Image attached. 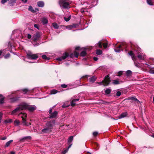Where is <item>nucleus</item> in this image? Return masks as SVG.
Returning <instances> with one entry per match:
<instances>
[{
	"label": "nucleus",
	"mask_w": 154,
	"mask_h": 154,
	"mask_svg": "<svg viewBox=\"0 0 154 154\" xmlns=\"http://www.w3.org/2000/svg\"><path fill=\"white\" fill-rule=\"evenodd\" d=\"M26 105H23V103L19 105L11 113L12 115H16L19 113L21 111L24 109Z\"/></svg>",
	"instance_id": "1"
},
{
	"label": "nucleus",
	"mask_w": 154,
	"mask_h": 154,
	"mask_svg": "<svg viewBox=\"0 0 154 154\" xmlns=\"http://www.w3.org/2000/svg\"><path fill=\"white\" fill-rule=\"evenodd\" d=\"M110 78L109 75L106 76L104 79V80L101 82H98L99 85H103L104 86L108 85L110 82Z\"/></svg>",
	"instance_id": "2"
},
{
	"label": "nucleus",
	"mask_w": 154,
	"mask_h": 154,
	"mask_svg": "<svg viewBox=\"0 0 154 154\" xmlns=\"http://www.w3.org/2000/svg\"><path fill=\"white\" fill-rule=\"evenodd\" d=\"M39 54L38 53V54H33L31 52L28 51L27 53V57L29 59H35L38 57V56Z\"/></svg>",
	"instance_id": "3"
},
{
	"label": "nucleus",
	"mask_w": 154,
	"mask_h": 154,
	"mask_svg": "<svg viewBox=\"0 0 154 154\" xmlns=\"http://www.w3.org/2000/svg\"><path fill=\"white\" fill-rule=\"evenodd\" d=\"M55 121L54 120L49 121L46 123L45 126L51 130L53 128V127L55 125Z\"/></svg>",
	"instance_id": "4"
},
{
	"label": "nucleus",
	"mask_w": 154,
	"mask_h": 154,
	"mask_svg": "<svg viewBox=\"0 0 154 154\" xmlns=\"http://www.w3.org/2000/svg\"><path fill=\"white\" fill-rule=\"evenodd\" d=\"M22 116H21V118L22 119V123L24 125L26 126H29L31 125V123H28L26 122V118L27 117V114L25 113H22Z\"/></svg>",
	"instance_id": "5"
},
{
	"label": "nucleus",
	"mask_w": 154,
	"mask_h": 154,
	"mask_svg": "<svg viewBox=\"0 0 154 154\" xmlns=\"http://www.w3.org/2000/svg\"><path fill=\"white\" fill-rule=\"evenodd\" d=\"M23 105H26L25 109H28L30 112H32L35 110L36 109V106L35 105L29 106L26 103H23Z\"/></svg>",
	"instance_id": "6"
},
{
	"label": "nucleus",
	"mask_w": 154,
	"mask_h": 154,
	"mask_svg": "<svg viewBox=\"0 0 154 154\" xmlns=\"http://www.w3.org/2000/svg\"><path fill=\"white\" fill-rule=\"evenodd\" d=\"M60 5L62 6L63 8H67L69 7V3L65 1H60Z\"/></svg>",
	"instance_id": "7"
},
{
	"label": "nucleus",
	"mask_w": 154,
	"mask_h": 154,
	"mask_svg": "<svg viewBox=\"0 0 154 154\" xmlns=\"http://www.w3.org/2000/svg\"><path fill=\"white\" fill-rule=\"evenodd\" d=\"M137 57L139 60H144L146 59L145 55L142 53H138Z\"/></svg>",
	"instance_id": "8"
},
{
	"label": "nucleus",
	"mask_w": 154,
	"mask_h": 154,
	"mask_svg": "<svg viewBox=\"0 0 154 154\" xmlns=\"http://www.w3.org/2000/svg\"><path fill=\"white\" fill-rule=\"evenodd\" d=\"M69 56L68 53L66 52L63 54L61 57H59L57 60L59 61H61L62 60L65 59L67 57Z\"/></svg>",
	"instance_id": "9"
},
{
	"label": "nucleus",
	"mask_w": 154,
	"mask_h": 154,
	"mask_svg": "<svg viewBox=\"0 0 154 154\" xmlns=\"http://www.w3.org/2000/svg\"><path fill=\"white\" fill-rule=\"evenodd\" d=\"M58 112L57 111H54V112L50 113L49 116L50 119L56 118L57 116Z\"/></svg>",
	"instance_id": "10"
},
{
	"label": "nucleus",
	"mask_w": 154,
	"mask_h": 154,
	"mask_svg": "<svg viewBox=\"0 0 154 154\" xmlns=\"http://www.w3.org/2000/svg\"><path fill=\"white\" fill-rule=\"evenodd\" d=\"M40 36V35L39 33H36L35 35L33 37V41L34 42H36L37 40H38Z\"/></svg>",
	"instance_id": "11"
},
{
	"label": "nucleus",
	"mask_w": 154,
	"mask_h": 154,
	"mask_svg": "<svg viewBox=\"0 0 154 154\" xmlns=\"http://www.w3.org/2000/svg\"><path fill=\"white\" fill-rule=\"evenodd\" d=\"M79 55V53L76 51L74 52V54L72 53L69 55V57L71 58H73L74 56L76 58H78Z\"/></svg>",
	"instance_id": "12"
},
{
	"label": "nucleus",
	"mask_w": 154,
	"mask_h": 154,
	"mask_svg": "<svg viewBox=\"0 0 154 154\" xmlns=\"http://www.w3.org/2000/svg\"><path fill=\"white\" fill-rule=\"evenodd\" d=\"M127 115V112H125L123 113H122L121 114H120L118 117L119 119H121L122 118H123L125 117Z\"/></svg>",
	"instance_id": "13"
},
{
	"label": "nucleus",
	"mask_w": 154,
	"mask_h": 154,
	"mask_svg": "<svg viewBox=\"0 0 154 154\" xmlns=\"http://www.w3.org/2000/svg\"><path fill=\"white\" fill-rule=\"evenodd\" d=\"M21 91L24 94H29L31 93V91L27 88L23 89Z\"/></svg>",
	"instance_id": "14"
},
{
	"label": "nucleus",
	"mask_w": 154,
	"mask_h": 154,
	"mask_svg": "<svg viewBox=\"0 0 154 154\" xmlns=\"http://www.w3.org/2000/svg\"><path fill=\"white\" fill-rule=\"evenodd\" d=\"M128 54L131 56L132 60H134L136 59V57L134 54L133 53L132 51H131L129 52H128Z\"/></svg>",
	"instance_id": "15"
},
{
	"label": "nucleus",
	"mask_w": 154,
	"mask_h": 154,
	"mask_svg": "<svg viewBox=\"0 0 154 154\" xmlns=\"http://www.w3.org/2000/svg\"><path fill=\"white\" fill-rule=\"evenodd\" d=\"M96 79H97V77H96V76H95L94 75V76H93L92 77H90L89 79V82H94L95 81H96Z\"/></svg>",
	"instance_id": "16"
},
{
	"label": "nucleus",
	"mask_w": 154,
	"mask_h": 154,
	"mask_svg": "<svg viewBox=\"0 0 154 154\" xmlns=\"http://www.w3.org/2000/svg\"><path fill=\"white\" fill-rule=\"evenodd\" d=\"M51 130L49 128H48L46 126L45 128L42 130V131L43 133H47L51 131Z\"/></svg>",
	"instance_id": "17"
},
{
	"label": "nucleus",
	"mask_w": 154,
	"mask_h": 154,
	"mask_svg": "<svg viewBox=\"0 0 154 154\" xmlns=\"http://www.w3.org/2000/svg\"><path fill=\"white\" fill-rule=\"evenodd\" d=\"M38 6L40 7H43L44 6V3L42 1H39L37 2Z\"/></svg>",
	"instance_id": "18"
},
{
	"label": "nucleus",
	"mask_w": 154,
	"mask_h": 154,
	"mask_svg": "<svg viewBox=\"0 0 154 154\" xmlns=\"http://www.w3.org/2000/svg\"><path fill=\"white\" fill-rule=\"evenodd\" d=\"M128 99L134 100L136 102H138L139 103H140V102L138 100H137L135 97H129Z\"/></svg>",
	"instance_id": "19"
},
{
	"label": "nucleus",
	"mask_w": 154,
	"mask_h": 154,
	"mask_svg": "<svg viewBox=\"0 0 154 154\" xmlns=\"http://www.w3.org/2000/svg\"><path fill=\"white\" fill-rule=\"evenodd\" d=\"M42 22L44 24H47L48 22V20L46 18H43L42 19Z\"/></svg>",
	"instance_id": "20"
},
{
	"label": "nucleus",
	"mask_w": 154,
	"mask_h": 154,
	"mask_svg": "<svg viewBox=\"0 0 154 154\" xmlns=\"http://www.w3.org/2000/svg\"><path fill=\"white\" fill-rule=\"evenodd\" d=\"M111 91V89L110 88H107L105 90V92L106 95L110 93Z\"/></svg>",
	"instance_id": "21"
},
{
	"label": "nucleus",
	"mask_w": 154,
	"mask_h": 154,
	"mask_svg": "<svg viewBox=\"0 0 154 154\" xmlns=\"http://www.w3.org/2000/svg\"><path fill=\"white\" fill-rule=\"evenodd\" d=\"M73 139V136H71L68 139V144H70V143H71V142L72 141Z\"/></svg>",
	"instance_id": "22"
},
{
	"label": "nucleus",
	"mask_w": 154,
	"mask_h": 154,
	"mask_svg": "<svg viewBox=\"0 0 154 154\" xmlns=\"http://www.w3.org/2000/svg\"><path fill=\"white\" fill-rule=\"evenodd\" d=\"M122 47V45H120L119 46L118 48L114 49L115 51L116 52H120V50L119 49Z\"/></svg>",
	"instance_id": "23"
},
{
	"label": "nucleus",
	"mask_w": 154,
	"mask_h": 154,
	"mask_svg": "<svg viewBox=\"0 0 154 154\" xmlns=\"http://www.w3.org/2000/svg\"><path fill=\"white\" fill-rule=\"evenodd\" d=\"M13 141L12 140H11L7 142L5 145V147H8L10 145L11 143Z\"/></svg>",
	"instance_id": "24"
},
{
	"label": "nucleus",
	"mask_w": 154,
	"mask_h": 154,
	"mask_svg": "<svg viewBox=\"0 0 154 154\" xmlns=\"http://www.w3.org/2000/svg\"><path fill=\"white\" fill-rule=\"evenodd\" d=\"M137 59V58H136V59H135L134 60H133L134 62V64L135 65V66H136L137 67H139V63L136 62Z\"/></svg>",
	"instance_id": "25"
},
{
	"label": "nucleus",
	"mask_w": 154,
	"mask_h": 154,
	"mask_svg": "<svg viewBox=\"0 0 154 154\" xmlns=\"http://www.w3.org/2000/svg\"><path fill=\"white\" fill-rule=\"evenodd\" d=\"M86 52L85 51H82L80 54V55L82 57L85 56L86 55Z\"/></svg>",
	"instance_id": "26"
},
{
	"label": "nucleus",
	"mask_w": 154,
	"mask_h": 154,
	"mask_svg": "<svg viewBox=\"0 0 154 154\" xmlns=\"http://www.w3.org/2000/svg\"><path fill=\"white\" fill-rule=\"evenodd\" d=\"M57 92V91L55 89L51 90L50 91V93L51 94H56Z\"/></svg>",
	"instance_id": "27"
},
{
	"label": "nucleus",
	"mask_w": 154,
	"mask_h": 154,
	"mask_svg": "<svg viewBox=\"0 0 154 154\" xmlns=\"http://www.w3.org/2000/svg\"><path fill=\"white\" fill-rule=\"evenodd\" d=\"M132 73L131 71L130 70H128L126 72V75L129 76L131 75Z\"/></svg>",
	"instance_id": "28"
},
{
	"label": "nucleus",
	"mask_w": 154,
	"mask_h": 154,
	"mask_svg": "<svg viewBox=\"0 0 154 154\" xmlns=\"http://www.w3.org/2000/svg\"><path fill=\"white\" fill-rule=\"evenodd\" d=\"M53 26L55 29H57L59 28L58 25L55 23H54L52 24Z\"/></svg>",
	"instance_id": "29"
},
{
	"label": "nucleus",
	"mask_w": 154,
	"mask_h": 154,
	"mask_svg": "<svg viewBox=\"0 0 154 154\" xmlns=\"http://www.w3.org/2000/svg\"><path fill=\"white\" fill-rule=\"evenodd\" d=\"M17 0H10V2H9V4L11 5H13V4L15 3Z\"/></svg>",
	"instance_id": "30"
},
{
	"label": "nucleus",
	"mask_w": 154,
	"mask_h": 154,
	"mask_svg": "<svg viewBox=\"0 0 154 154\" xmlns=\"http://www.w3.org/2000/svg\"><path fill=\"white\" fill-rule=\"evenodd\" d=\"M18 98L19 97H17L12 98H11V100L12 102H14L18 100Z\"/></svg>",
	"instance_id": "31"
},
{
	"label": "nucleus",
	"mask_w": 154,
	"mask_h": 154,
	"mask_svg": "<svg viewBox=\"0 0 154 154\" xmlns=\"http://www.w3.org/2000/svg\"><path fill=\"white\" fill-rule=\"evenodd\" d=\"M96 53L97 54L100 55L102 54V51L100 50H97L96 51Z\"/></svg>",
	"instance_id": "32"
},
{
	"label": "nucleus",
	"mask_w": 154,
	"mask_h": 154,
	"mask_svg": "<svg viewBox=\"0 0 154 154\" xmlns=\"http://www.w3.org/2000/svg\"><path fill=\"white\" fill-rule=\"evenodd\" d=\"M42 58L45 60H49L50 59V58L47 57L45 55H43L42 56Z\"/></svg>",
	"instance_id": "33"
},
{
	"label": "nucleus",
	"mask_w": 154,
	"mask_h": 154,
	"mask_svg": "<svg viewBox=\"0 0 154 154\" xmlns=\"http://www.w3.org/2000/svg\"><path fill=\"white\" fill-rule=\"evenodd\" d=\"M147 3L149 5H153L152 2L151 0H146Z\"/></svg>",
	"instance_id": "34"
},
{
	"label": "nucleus",
	"mask_w": 154,
	"mask_h": 154,
	"mask_svg": "<svg viewBox=\"0 0 154 154\" xmlns=\"http://www.w3.org/2000/svg\"><path fill=\"white\" fill-rule=\"evenodd\" d=\"M70 19H71L70 16H69L68 17H64V20H65L66 22L70 20Z\"/></svg>",
	"instance_id": "35"
},
{
	"label": "nucleus",
	"mask_w": 154,
	"mask_h": 154,
	"mask_svg": "<svg viewBox=\"0 0 154 154\" xmlns=\"http://www.w3.org/2000/svg\"><path fill=\"white\" fill-rule=\"evenodd\" d=\"M124 71H120L118 72V75H117L118 76H121L123 74Z\"/></svg>",
	"instance_id": "36"
},
{
	"label": "nucleus",
	"mask_w": 154,
	"mask_h": 154,
	"mask_svg": "<svg viewBox=\"0 0 154 154\" xmlns=\"http://www.w3.org/2000/svg\"><path fill=\"white\" fill-rule=\"evenodd\" d=\"M14 124L16 126H18L19 124L20 123V121L17 120H16L14 122Z\"/></svg>",
	"instance_id": "37"
},
{
	"label": "nucleus",
	"mask_w": 154,
	"mask_h": 154,
	"mask_svg": "<svg viewBox=\"0 0 154 154\" xmlns=\"http://www.w3.org/2000/svg\"><path fill=\"white\" fill-rule=\"evenodd\" d=\"M97 45H98V47L100 48H102V42L101 41H99L98 42L97 44Z\"/></svg>",
	"instance_id": "38"
},
{
	"label": "nucleus",
	"mask_w": 154,
	"mask_h": 154,
	"mask_svg": "<svg viewBox=\"0 0 154 154\" xmlns=\"http://www.w3.org/2000/svg\"><path fill=\"white\" fill-rule=\"evenodd\" d=\"M113 83L114 85H117L119 84V81L117 80H114L113 82Z\"/></svg>",
	"instance_id": "39"
},
{
	"label": "nucleus",
	"mask_w": 154,
	"mask_h": 154,
	"mask_svg": "<svg viewBox=\"0 0 154 154\" xmlns=\"http://www.w3.org/2000/svg\"><path fill=\"white\" fill-rule=\"evenodd\" d=\"M75 101L72 100L71 102V105L72 106H74L75 105Z\"/></svg>",
	"instance_id": "40"
},
{
	"label": "nucleus",
	"mask_w": 154,
	"mask_h": 154,
	"mask_svg": "<svg viewBox=\"0 0 154 154\" xmlns=\"http://www.w3.org/2000/svg\"><path fill=\"white\" fill-rule=\"evenodd\" d=\"M29 10L30 11H31L32 12H35L34 10H33L32 7L31 6H30L29 7Z\"/></svg>",
	"instance_id": "41"
},
{
	"label": "nucleus",
	"mask_w": 154,
	"mask_h": 154,
	"mask_svg": "<svg viewBox=\"0 0 154 154\" xmlns=\"http://www.w3.org/2000/svg\"><path fill=\"white\" fill-rule=\"evenodd\" d=\"M12 121V119H7L5 121V122L6 123H10Z\"/></svg>",
	"instance_id": "42"
},
{
	"label": "nucleus",
	"mask_w": 154,
	"mask_h": 154,
	"mask_svg": "<svg viewBox=\"0 0 154 154\" xmlns=\"http://www.w3.org/2000/svg\"><path fill=\"white\" fill-rule=\"evenodd\" d=\"M4 97H2L0 99V104H2L4 102Z\"/></svg>",
	"instance_id": "43"
},
{
	"label": "nucleus",
	"mask_w": 154,
	"mask_h": 154,
	"mask_svg": "<svg viewBox=\"0 0 154 154\" xmlns=\"http://www.w3.org/2000/svg\"><path fill=\"white\" fill-rule=\"evenodd\" d=\"M149 72L151 74H154V68H152L151 69H150L149 70Z\"/></svg>",
	"instance_id": "44"
},
{
	"label": "nucleus",
	"mask_w": 154,
	"mask_h": 154,
	"mask_svg": "<svg viewBox=\"0 0 154 154\" xmlns=\"http://www.w3.org/2000/svg\"><path fill=\"white\" fill-rule=\"evenodd\" d=\"M10 54L9 53H8L4 57L5 59H7V58H8V57H10Z\"/></svg>",
	"instance_id": "45"
},
{
	"label": "nucleus",
	"mask_w": 154,
	"mask_h": 154,
	"mask_svg": "<svg viewBox=\"0 0 154 154\" xmlns=\"http://www.w3.org/2000/svg\"><path fill=\"white\" fill-rule=\"evenodd\" d=\"M31 138V137L30 136H27L26 137H24L23 138L21 139L20 140H24V139H30Z\"/></svg>",
	"instance_id": "46"
},
{
	"label": "nucleus",
	"mask_w": 154,
	"mask_h": 154,
	"mask_svg": "<svg viewBox=\"0 0 154 154\" xmlns=\"http://www.w3.org/2000/svg\"><path fill=\"white\" fill-rule=\"evenodd\" d=\"M121 95V92L120 91H118L117 92L116 94V95L118 97H119Z\"/></svg>",
	"instance_id": "47"
},
{
	"label": "nucleus",
	"mask_w": 154,
	"mask_h": 154,
	"mask_svg": "<svg viewBox=\"0 0 154 154\" xmlns=\"http://www.w3.org/2000/svg\"><path fill=\"white\" fill-rule=\"evenodd\" d=\"M68 151V149H66L63 151L62 152L63 154H65Z\"/></svg>",
	"instance_id": "48"
},
{
	"label": "nucleus",
	"mask_w": 154,
	"mask_h": 154,
	"mask_svg": "<svg viewBox=\"0 0 154 154\" xmlns=\"http://www.w3.org/2000/svg\"><path fill=\"white\" fill-rule=\"evenodd\" d=\"M107 43H103V46L105 48H106L107 47Z\"/></svg>",
	"instance_id": "49"
},
{
	"label": "nucleus",
	"mask_w": 154,
	"mask_h": 154,
	"mask_svg": "<svg viewBox=\"0 0 154 154\" xmlns=\"http://www.w3.org/2000/svg\"><path fill=\"white\" fill-rule=\"evenodd\" d=\"M67 85L65 84H63L61 85V86L63 88H66L67 87Z\"/></svg>",
	"instance_id": "50"
},
{
	"label": "nucleus",
	"mask_w": 154,
	"mask_h": 154,
	"mask_svg": "<svg viewBox=\"0 0 154 154\" xmlns=\"http://www.w3.org/2000/svg\"><path fill=\"white\" fill-rule=\"evenodd\" d=\"M27 38H28L30 39V38H31L32 36L29 34H27Z\"/></svg>",
	"instance_id": "51"
},
{
	"label": "nucleus",
	"mask_w": 154,
	"mask_h": 154,
	"mask_svg": "<svg viewBox=\"0 0 154 154\" xmlns=\"http://www.w3.org/2000/svg\"><path fill=\"white\" fill-rule=\"evenodd\" d=\"M98 133L97 132H94L93 133V134L94 136H95L97 135Z\"/></svg>",
	"instance_id": "52"
},
{
	"label": "nucleus",
	"mask_w": 154,
	"mask_h": 154,
	"mask_svg": "<svg viewBox=\"0 0 154 154\" xmlns=\"http://www.w3.org/2000/svg\"><path fill=\"white\" fill-rule=\"evenodd\" d=\"M73 27V26H66V28L68 29H71Z\"/></svg>",
	"instance_id": "53"
},
{
	"label": "nucleus",
	"mask_w": 154,
	"mask_h": 154,
	"mask_svg": "<svg viewBox=\"0 0 154 154\" xmlns=\"http://www.w3.org/2000/svg\"><path fill=\"white\" fill-rule=\"evenodd\" d=\"M7 2V0H2L1 1V3L2 4H4L5 3Z\"/></svg>",
	"instance_id": "54"
},
{
	"label": "nucleus",
	"mask_w": 154,
	"mask_h": 154,
	"mask_svg": "<svg viewBox=\"0 0 154 154\" xmlns=\"http://www.w3.org/2000/svg\"><path fill=\"white\" fill-rule=\"evenodd\" d=\"M2 117V113L0 112V123L1 122V120Z\"/></svg>",
	"instance_id": "55"
},
{
	"label": "nucleus",
	"mask_w": 154,
	"mask_h": 154,
	"mask_svg": "<svg viewBox=\"0 0 154 154\" xmlns=\"http://www.w3.org/2000/svg\"><path fill=\"white\" fill-rule=\"evenodd\" d=\"M75 50H80V48L79 47H76L75 48Z\"/></svg>",
	"instance_id": "56"
},
{
	"label": "nucleus",
	"mask_w": 154,
	"mask_h": 154,
	"mask_svg": "<svg viewBox=\"0 0 154 154\" xmlns=\"http://www.w3.org/2000/svg\"><path fill=\"white\" fill-rule=\"evenodd\" d=\"M69 144V145L68 146L67 148L66 149H68V150L70 148L72 145V143H70V144Z\"/></svg>",
	"instance_id": "57"
},
{
	"label": "nucleus",
	"mask_w": 154,
	"mask_h": 154,
	"mask_svg": "<svg viewBox=\"0 0 154 154\" xmlns=\"http://www.w3.org/2000/svg\"><path fill=\"white\" fill-rule=\"evenodd\" d=\"M7 137H4L1 138V139L2 140H5L6 139H7Z\"/></svg>",
	"instance_id": "58"
},
{
	"label": "nucleus",
	"mask_w": 154,
	"mask_h": 154,
	"mask_svg": "<svg viewBox=\"0 0 154 154\" xmlns=\"http://www.w3.org/2000/svg\"><path fill=\"white\" fill-rule=\"evenodd\" d=\"M93 59L94 61H97L98 60V58L97 57H94Z\"/></svg>",
	"instance_id": "59"
},
{
	"label": "nucleus",
	"mask_w": 154,
	"mask_h": 154,
	"mask_svg": "<svg viewBox=\"0 0 154 154\" xmlns=\"http://www.w3.org/2000/svg\"><path fill=\"white\" fill-rule=\"evenodd\" d=\"M85 11L84 9L83 8H82L81 9V12L82 13L84 12Z\"/></svg>",
	"instance_id": "60"
},
{
	"label": "nucleus",
	"mask_w": 154,
	"mask_h": 154,
	"mask_svg": "<svg viewBox=\"0 0 154 154\" xmlns=\"http://www.w3.org/2000/svg\"><path fill=\"white\" fill-rule=\"evenodd\" d=\"M34 27L35 28H38V25L37 24H34Z\"/></svg>",
	"instance_id": "61"
},
{
	"label": "nucleus",
	"mask_w": 154,
	"mask_h": 154,
	"mask_svg": "<svg viewBox=\"0 0 154 154\" xmlns=\"http://www.w3.org/2000/svg\"><path fill=\"white\" fill-rule=\"evenodd\" d=\"M52 108H50L49 109V114H50V113H51V112H52Z\"/></svg>",
	"instance_id": "62"
},
{
	"label": "nucleus",
	"mask_w": 154,
	"mask_h": 154,
	"mask_svg": "<svg viewBox=\"0 0 154 154\" xmlns=\"http://www.w3.org/2000/svg\"><path fill=\"white\" fill-rule=\"evenodd\" d=\"M22 2L24 3H26L27 1V0H21Z\"/></svg>",
	"instance_id": "63"
},
{
	"label": "nucleus",
	"mask_w": 154,
	"mask_h": 154,
	"mask_svg": "<svg viewBox=\"0 0 154 154\" xmlns=\"http://www.w3.org/2000/svg\"><path fill=\"white\" fill-rule=\"evenodd\" d=\"M151 61L152 62V63H154V58L152 59Z\"/></svg>",
	"instance_id": "64"
}]
</instances>
